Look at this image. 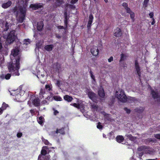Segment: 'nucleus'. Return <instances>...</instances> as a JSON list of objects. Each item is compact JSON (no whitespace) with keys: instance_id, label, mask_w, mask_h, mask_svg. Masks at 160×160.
Masks as SVG:
<instances>
[{"instance_id":"f257e3e1","label":"nucleus","mask_w":160,"mask_h":160,"mask_svg":"<svg viewBox=\"0 0 160 160\" xmlns=\"http://www.w3.org/2000/svg\"><path fill=\"white\" fill-rule=\"evenodd\" d=\"M20 58L18 57L13 59L12 63H10L8 66L9 71L11 74L15 76H19V73L18 69L20 68L19 66Z\"/></svg>"},{"instance_id":"f03ea898","label":"nucleus","mask_w":160,"mask_h":160,"mask_svg":"<svg viewBox=\"0 0 160 160\" xmlns=\"http://www.w3.org/2000/svg\"><path fill=\"white\" fill-rule=\"evenodd\" d=\"M23 5V7H20L17 12V19L18 22L22 23L24 19L26 12V6L28 0H22Z\"/></svg>"},{"instance_id":"7ed1b4c3","label":"nucleus","mask_w":160,"mask_h":160,"mask_svg":"<svg viewBox=\"0 0 160 160\" xmlns=\"http://www.w3.org/2000/svg\"><path fill=\"white\" fill-rule=\"evenodd\" d=\"M115 96L121 102H124L127 101V97L125 94L124 91L122 89L116 91Z\"/></svg>"},{"instance_id":"20e7f679","label":"nucleus","mask_w":160,"mask_h":160,"mask_svg":"<svg viewBox=\"0 0 160 160\" xmlns=\"http://www.w3.org/2000/svg\"><path fill=\"white\" fill-rule=\"evenodd\" d=\"M16 36L15 35V31H12L10 32L7 38V41L8 43H11L15 40Z\"/></svg>"},{"instance_id":"39448f33","label":"nucleus","mask_w":160,"mask_h":160,"mask_svg":"<svg viewBox=\"0 0 160 160\" xmlns=\"http://www.w3.org/2000/svg\"><path fill=\"white\" fill-rule=\"evenodd\" d=\"M151 94L152 97L154 99H156L157 101L160 100V96L157 91L152 90Z\"/></svg>"},{"instance_id":"423d86ee","label":"nucleus","mask_w":160,"mask_h":160,"mask_svg":"<svg viewBox=\"0 0 160 160\" xmlns=\"http://www.w3.org/2000/svg\"><path fill=\"white\" fill-rule=\"evenodd\" d=\"M135 66L137 73L139 77H140L141 75V73L140 72L141 69L138 62L137 60H136L135 61Z\"/></svg>"},{"instance_id":"0eeeda50","label":"nucleus","mask_w":160,"mask_h":160,"mask_svg":"<svg viewBox=\"0 0 160 160\" xmlns=\"http://www.w3.org/2000/svg\"><path fill=\"white\" fill-rule=\"evenodd\" d=\"M86 92L88 94V97L91 99L93 100L95 98L96 94L93 92L91 90H87Z\"/></svg>"},{"instance_id":"6e6552de","label":"nucleus","mask_w":160,"mask_h":160,"mask_svg":"<svg viewBox=\"0 0 160 160\" xmlns=\"http://www.w3.org/2000/svg\"><path fill=\"white\" fill-rule=\"evenodd\" d=\"M92 54L94 56H97L98 54L99 50L96 46H93L91 49Z\"/></svg>"},{"instance_id":"1a4fd4ad","label":"nucleus","mask_w":160,"mask_h":160,"mask_svg":"<svg viewBox=\"0 0 160 160\" xmlns=\"http://www.w3.org/2000/svg\"><path fill=\"white\" fill-rule=\"evenodd\" d=\"M30 7L34 10H37L42 8V3L32 4Z\"/></svg>"},{"instance_id":"9d476101","label":"nucleus","mask_w":160,"mask_h":160,"mask_svg":"<svg viewBox=\"0 0 160 160\" xmlns=\"http://www.w3.org/2000/svg\"><path fill=\"white\" fill-rule=\"evenodd\" d=\"M98 94L101 98H103L105 97V94L104 92L103 89L102 88H100L98 92Z\"/></svg>"},{"instance_id":"9b49d317","label":"nucleus","mask_w":160,"mask_h":160,"mask_svg":"<svg viewBox=\"0 0 160 160\" xmlns=\"http://www.w3.org/2000/svg\"><path fill=\"white\" fill-rule=\"evenodd\" d=\"M18 51L19 50L18 48H16L13 49L11 52V58H12V56H13L14 57H15V56L18 55Z\"/></svg>"},{"instance_id":"f8f14e48","label":"nucleus","mask_w":160,"mask_h":160,"mask_svg":"<svg viewBox=\"0 0 160 160\" xmlns=\"http://www.w3.org/2000/svg\"><path fill=\"white\" fill-rule=\"evenodd\" d=\"M121 35L122 32L120 28H117L114 33V36L117 37H119L121 36Z\"/></svg>"},{"instance_id":"ddd939ff","label":"nucleus","mask_w":160,"mask_h":160,"mask_svg":"<svg viewBox=\"0 0 160 160\" xmlns=\"http://www.w3.org/2000/svg\"><path fill=\"white\" fill-rule=\"evenodd\" d=\"M12 2L11 1H9L6 2L2 4V7L3 8H7L10 7L12 4Z\"/></svg>"},{"instance_id":"4468645a","label":"nucleus","mask_w":160,"mask_h":160,"mask_svg":"<svg viewBox=\"0 0 160 160\" xmlns=\"http://www.w3.org/2000/svg\"><path fill=\"white\" fill-rule=\"evenodd\" d=\"M43 26V24L42 22L40 21L38 22L37 24V29L39 31L42 30Z\"/></svg>"},{"instance_id":"2eb2a0df","label":"nucleus","mask_w":160,"mask_h":160,"mask_svg":"<svg viewBox=\"0 0 160 160\" xmlns=\"http://www.w3.org/2000/svg\"><path fill=\"white\" fill-rule=\"evenodd\" d=\"M93 18V16L92 14H90L89 15L88 19V27H90Z\"/></svg>"},{"instance_id":"dca6fc26","label":"nucleus","mask_w":160,"mask_h":160,"mask_svg":"<svg viewBox=\"0 0 160 160\" xmlns=\"http://www.w3.org/2000/svg\"><path fill=\"white\" fill-rule=\"evenodd\" d=\"M53 47V45H47L44 48L47 51H50L52 50Z\"/></svg>"},{"instance_id":"f3484780","label":"nucleus","mask_w":160,"mask_h":160,"mask_svg":"<svg viewBox=\"0 0 160 160\" xmlns=\"http://www.w3.org/2000/svg\"><path fill=\"white\" fill-rule=\"evenodd\" d=\"M49 157L48 156L40 155L38 158V160H48Z\"/></svg>"},{"instance_id":"a211bd4d","label":"nucleus","mask_w":160,"mask_h":160,"mask_svg":"<svg viewBox=\"0 0 160 160\" xmlns=\"http://www.w3.org/2000/svg\"><path fill=\"white\" fill-rule=\"evenodd\" d=\"M116 140L118 142L121 143L123 141L124 138L122 136L119 135L117 137Z\"/></svg>"},{"instance_id":"6ab92c4d","label":"nucleus","mask_w":160,"mask_h":160,"mask_svg":"<svg viewBox=\"0 0 160 160\" xmlns=\"http://www.w3.org/2000/svg\"><path fill=\"white\" fill-rule=\"evenodd\" d=\"M40 101L38 98H35L33 100L32 103L36 106H38L39 105Z\"/></svg>"},{"instance_id":"aec40b11","label":"nucleus","mask_w":160,"mask_h":160,"mask_svg":"<svg viewBox=\"0 0 160 160\" xmlns=\"http://www.w3.org/2000/svg\"><path fill=\"white\" fill-rule=\"evenodd\" d=\"M64 99L65 100L67 101L68 102H71L73 99L72 98V97L68 95H65L64 97Z\"/></svg>"},{"instance_id":"412c9836","label":"nucleus","mask_w":160,"mask_h":160,"mask_svg":"<svg viewBox=\"0 0 160 160\" xmlns=\"http://www.w3.org/2000/svg\"><path fill=\"white\" fill-rule=\"evenodd\" d=\"M56 133H59L61 134H64V129L63 128H62L59 129H57V130L56 131Z\"/></svg>"},{"instance_id":"4be33fe9","label":"nucleus","mask_w":160,"mask_h":160,"mask_svg":"<svg viewBox=\"0 0 160 160\" xmlns=\"http://www.w3.org/2000/svg\"><path fill=\"white\" fill-rule=\"evenodd\" d=\"M148 149L146 148V147L145 146H142L138 148V150L139 151H143L145 152H147V149Z\"/></svg>"},{"instance_id":"5701e85b","label":"nucleus","mask_w":160,"mask_h":160,"mask_svg":"<svg viewBox=\"0 0 160 160\" xmlns=\"http://www.w3.org/2000/svg\"><path fill=\"white\" fill-rule=\"evenodd\" d=\"M45 89L49 91L52 90V87L51 85H46L45 87Z\"/></svg>"},{"instance_id":"b1692460","label":"nucleus","mask_w":160,"mask_h":160,"mask_svg":"<svg viewBox=\"0 0 160 160\" xmlns=\"http://www.w3.org/2000/svg\"><path fill=\"white\" fill-rule=\"evenodd\" d=\"M44 118L43 117H40L38 120V122L40 124H42L43 122Z\"/></svg>"},{"instance_id":"393cba45","label":"nucleus","mask_w":160,"mask_h":160,"mask_svg":"<svg viewBox=\"0 0 160 160\" xmlns=\"http://www.w3.org/2000/svg\"><path fill=\"white\" fill-rule=\"evenodd\" d=\"M45 91L43 89H41L39 93L40 97V98H42L43 97V95L45 93Z\"/></svg>"},{"instance_id":"a878e982","label":"nucleus","mask_w":160,"mask_h":160,"mask_svg":"<svg viewBox=\"0 0 160 160\" xmlns=\"http://www.w3.org/2000/svg\"><path fill=\"white\" fill-rule=\"evenodd\" d=\"M31 41L29 39H26L23 41V44L26 45L30 43Z\"/></svg>"},{"instance_id":"bb28decb","label":"nucleus","mask_w":160,"mask_h":160,"mask_svg":"<svg viewBox=\"0 0 160 160\" xmlns=\"http://www.w3.org/2000/svg\"><path fill=\"white\" fill-rule=\"evenodd\" d=\"M144 109L143 108H136L135 109V111L136 112L140 113L142 112L143 111Z\"/></svg>"},{"instance_id":"cd10ccee","label":"nucleus","mask_w":160,"mask_h":160,"mask_svg":"<svg viewBox=\"0 0 160 160\" xmlns=\"http://www.w3.org/2000/svg\"><path fill=\"white\" fill-rule=\"evenodd\" d=\"M120 59V62H121L124 61L126 58V56L123 54L122 53L121 55Z\"/></svg>"},{"instance_id":"c85d7f7f","label":"nucleus","mask_w":160,"mask_h":160,"mask_svg":"<svg viewBox=\"0 0 160 160\" xmlns=\"http://www.w3.org/2000/svg\"><path fill=\"white\" fill-rule=\"evenodd\" d=\"M54 99L57 101H60L62 100V98L60 96H57L53 97Z\"/></svg>"},{"instance_id":"c756f323","label":"nucleus","mask_w":160,"mask_h":160,"mask_svg":"<svg viewBox=\"0 0 160 160\" xmlns=\"http://www.w3.org/2000/svg\"><path fill=\"white\" fill-rule=\"evenodd\" d=\"M89 72L91 78L94 81H95V77L93 75L92 72L91 71H90Z\"/></svg>"},{"instance_id":"7c9ffc66","label":"nucleus","mask_w":160,"mask_h":160,"mask_svg":"<svg viewBox=\"0 0 160 160\" xmlns=\"http://www.w3.org/2000/svg\"><path fill=\"white\" fill-rule=\"evenodd\" d=\"M47 151L46 150L44 149H42V150L41 151V154L42 156H45V155L47 153Z\"/></svg>"},{"instance_id":"2f4dec72","label":"nucleus","mask_w":160,"mask_h":160,"mask_svg":"<svg viewBox=\"0 0 160 160\" xmlns=\"http://www.w3.org/2000/svg\"><path fill=\"white\" fill-rule=\"evenodd\" d=\"M8 107V105L5 103H3L1 108L3 110H4L5 109Z\"/></svg>"},{"instance_id":"473e14b6","label":"nucleus","mask_w":160,"mask_h":160,"mask_svg":"<svg viewBox=\"0 0 160 160\" xmlns=\"http://www.w3.org/2000/svg\"><path fill=\"white\" fill-rule=\"evenodd\" d=\"M71 105L75 107L76 108L78 109L80 108V104H77L76 103H74L73 104H72Z\"/></svg>"},{"instance_id":"72a5a7b5","label":"nucleus","mask_w":160,"mask_h":160,"mask_svg":"<svg viewBox=\"0 0 160 160\" xmlns=\"http://www.w3.org/2000/svg\"><path fill=\"white\" fill-rule=\"evenodd\" d=\"M42 140L43 142L45 143V144L46 145H48L49 144V142L47 140L44 139L43 138H42Z\"/></svg>"},{"instance_id":"f704fd0d","label":"nucleus","mask_w":160,"mask_h":160,"mask_svg":"<svg viewBox=\"0 0 160 160\" xmlns=\"http://www.w3.org/2000/svg\"><path fill=\"white\" fill-rule=\"evenodd\" d=\"M149 0H144L143 2V6L145 7H146L147 6V4Z\"/></svg>"},{"instance_id":"c9c22d12","label":"nucleus","mask_w":160,"mask_h":160,"mask_svg":"<svg viewBox=\"0 0 160 160\" xmlns=\"http://www.w3.org/2000/svg\"><path fill=\"white\" fill-rule=\"evenodd\" d=\"M124 109L128 114H129L131 112L130 110L127 108H124Z\"/></svg>"},{"instance_id":"e433bc0d","label":"nucleus","mask_w":160,"mask_h":160,"mask_svg":"<svg viewBox=\"0 0 160 160\" xmlns=\"http://www.w3.org/2000/svg\"><path fill=\"white\" fill-rule=\"evenodd\" d=\"M130 17H131V18L133 20V21L134 18V16H135L134 13L132 12H131V13H130Z\"/></svg>"},{"instance_id":"4c0bfd02","label":"nucleus","mask_w":160,"mask_h":160,"mask_svg":"<svg viewBox=\"0 0 160 160\" xmlns=\"http://www.w3.org/2000/svg\"><path fill=\"white\" fill-rule=\"evenodd\" d=\"M11 76V74L8 73L5 76V78L6 79H8L10 78Z\"/></svg>"},{"instance_id":"58836bf2","label":"nucleus","mask_w":160,"mask_h":160,"mask_svg":"<svg viewBox=\"0 0 160 160\" xmlns=\"http://www.w3.org/2000/svg\"><path fill=\"white\" fill-rule=\"evenodd\" d=\"M97 128L99 129L102 128V126L101 125V123L100 122H98V125L97 126Z\"/></svg>"},{"instance_id":"ea45409f","label":"nucleus","mask_w":160,"mask_h":160,"mask_svg":"<svg viewBox=\"0 0 160 160\" xmlns=\"http://www.w3.org/2000/svg\"><path fill=\"white\" fill-rule=\"evenodd\" d=\"M53 110L54 111V114L55 115H56L57 114H58L59 112H58L57 110H56L54 108H53Z\"/></svg>"},{"instance_id":"a19ab883","label":"nucleus","mask_w":160,"mask_h":160,"mask_svg":"<svg viewBox=\"0 0 160 160\" xmlns=\"http://www.w3.org/2000/svg\"><path fill=\"white\" fill-rule=\"evenodd\" d=\"M127 11V12L128 13H131V12H132L131 11L130 9L128 8H126L125 9Z\"/></svg>"},{"instance_id":"79ce46f5","label":"nucleus","mask_w":160,"mask_h":160,"mask_svg":"<svg viewBox=\"0 0 160 160\" xmlns=\"http://www.w3.org/2000/svg\"><path fill=\"white\" fill-rule=\"evenodd\" d=\"M154 136L156 138H157L158 139H160V134H157L155 135Z\"/></svg>"},{"instance_id":"37998d69","label":"nucleus","mask_w":160,"mask_h":160,"mask_svg":"<svg viewBox=\"0 0 160 160\" xmlns=\"http://www.w3.org/2000/svg\"><path fill=\"white\" fill-rule=\"evenodd\" d=\"M22 135V133L21 132L18 133L17 135V137L18 138H20Z\"/></svg>"},{"instance_id":"c03bdc74","label":"nucleus","mask_w":160,"mask_h":160,"mask_svg":"<svg viewBox=\"0 0 160 160\" xmlns=\"http://www.w3.org/2000/svg\"><path fill=\"white\" fill-rule=\"evenodd\" d=\"M78 1V0H71V3L72 4H74L77 2Z\"/></svg>"},{"instance_id":"a18cd8bd","label":"nucleus","mask_w":160,"mask_h":160,"mask_svg":"<svg viewBox=\"0 0 160 160\" xmlns=\"http://www.w3.org/2000/svg\"><path fill=\"white\" fill-rule=\"evenodd\" d=\"M122 6L125 8V9H126V8H128V4L126 2H124L122 3Z\"/></svg>"},{"instance_id":"49530a36","label":"nucleus","mask_w":160,"mask_h":160,"mask_svg":"<svg viewBox=\"0 0 160 160\" xmlns=\"http://www.w3.org/2000/svg\"><path fill=\"white\" fill-rule=\"evenodd\" d=\"M63 0H57V2L58 3V5H60L62 2Z\"/></svg>"},{"instance_id":"de8ad7c7","label":"nucleus","mask_w":160,"mask_h":160,"mask_svg":"<svg viewBox=\"0 0 160 160\" xmlns=\"http://www.w3.org/2000/svg\"><path fill=\"white\" fill-rule=\"evenodd\" d=\"M113 60V58L112 57H111L108 59V61L109 62H111Z\"/></svg>"},{"instance_id":"09e8293b","label":"nucleus","mask_w":160,"mask_h":160,"mask_svg":"<svg viewBox=\"0 0 160 160\" xmlns=\"http://www.w3.org/2000/svg\"><path fill=\"white\" fill-rule=\"evenodd\" d=\"M126 136L130 140L132 137V136L131 134L126 135Z\"/></svg>"},{"instance_id":"8fccbe9b","label":"nucleus","mask_w":160,"mask_h":160,"mask_svg":"<svg viewBox=\"0 0 160 160\" xmlns=\"http://www.w3.org/2000/svg\"><path fill=\"white\" fill-rule=\"evenodd\" d=\"M149 15L151 18H152L153 16V12H150L149 14Z\"/></svg>"},{"instance_id":"3c124183","label":"nucleus","mask_w":160,"mask_h":160,"mask_svg":"<svg viewBox=\"0 0 160 160\" xmlns=\"http://www.w3.org/2000/svg\"><path fill=\"white\" fill-rule=\"evenodd\" d=\"M56 84L58 86H59V85H60V82L59 80H58L57 81V82L56 83Z\"/></svg>"},{"instance_id":"603ef678","label":"nucleus","mask_w":160,"mask_h":160,"mask_svg":"<svg viewBox=\"0 0 160 160\" xmlns=\"http://www.w3.org/2000/svg\"><path fill=\"white\" fill-rule=\"evenodd\" d=\"M136 139V137H133L132 136V137L131 138V139L130 140H131L134 141Z\"/></svg>"},{"instance_id":"864d4df0","label":"nucleus","mask_w":160,"mask_h":160,"mask_svg":"<svg viewBox=\"0 0 160 160\" xmlns=\"http://www.w3.org/2000/svg\"><path fill=\"white\" fill-rule=\"evenodd\" d=\"M8 23L7 22H6L5 25V27H6L5 29L6 30H7L8 29Z\"/></svg>"},{"instance_id":"5fc2aeb1","label":"nucleus","mask_w":160,"mask_h":160,"mask_svg":"<svg viewBox=\"0 0 160 160\" xmlns=\"http://www.w3.org/2000/svg\"><path fill=\"white\" fill-rule=\"evenodd\" d=\"M3 60H4V58H2L1 57V58H0V60H1V63H0V65H1V64L3 63Z\"/></svg>"},{"instance_id":"6e6d98bb","label":"nucleus","mask_w":160,"mask_h":160,"mask_svg":"<svg viewBox=\"0 0 160 160\" xmlns=\"http://www.w3.org/2000/svg\"><path fill=\"white\" fill-rule=\"evenodd\" d=\"M152 23H151V24L152 25H153L154 23H155V20H154V18H152Z\"/></svg>"},{"instance_id":"4d7b16f0","label":"nucleus","mask_w":160,"mask_h":160,"mask_svg":"<svg viewBox=\"0 0 160 160\" xmlns=\"http://www.w3.org/2000/svg\"><path fill=\"white\" fill-rule=\"evenodd\" d=\"M3 110L1 108H0V115L2 114V113Z\"/></svg>"},{"instance_id":"13d9d810","label":"nucleus","mask_w":160,"mask_h":160,"mask_svg":"<svg viewBox=\"0 0 160 160\" xmlns=\"http://www.w3.org/2000/svg\"><path fill=\"white\" fill-rule=\"evenodd\" d=\"M2 48V45L1 42H0V51L1 50Z\"/></svg>"},{"instance_id":"bf43d9fd","label":"nucleus","mask_w":160,"mask_h":160,"mask_svg":"<svg viewBox=\"0 0 160 160\" xmlns=\"http://www.w3.org/2000/svg\"><path fill=\"white\" fill-rule=\"evenodd\" d=\"M48 148V147L47 146H44L43 147L42 149H47Z\"/></svg>"},{"instance_id":"052dcab7","label":"nucleus","mask_w":160,"mask_h":160,"mask_svg":"<svg viewBox=\"0 0 160 160\" xmlns=\"http://www.w3.org/2000/svg\"><path fill=\"white\" fill-rule=\"evenodd\" d=\"M58 27V28L60 29H62L63 28V27L61 26H59Z\"/></svg>"},{"instance_id":"680f3d73","label":"nucleus","mask_w":160,"mask_h":160,"mask_svg":"<svg viewBox=\"0 0 160 160\" xmlns=\"http://www.w3.org/2000/svg\"><path fill=\"white\" fill-rule=\"evenodd\" d=\"M30 112L32 114L34 112V110H30Z\"/></svg>"},{"instance_id":"e2e57ef3","label":"nucleus","mask_w":160,"mask_h":160,"mask_svg":"<svg viewBox=\"0 0 160 160\" xmlns=\"http://www.w3.org/2000/svg\"><path fill=\"white\" fill-rule=\"evenodd\" d=\"M56 37H57V38H60V36H59V35H56Z\"/></svg>"},{"instance_id":"0e129e2a","label":"nucleus","mask_w":160,"mask_h":160,"mask_svg":"<svg viewBox=\"0 0 160 160\" xmlns=\"http://www.w3.org/2000/svg\"><path fill=\"white\" fill-rule=\"evenodd\" d=\"M42 102L43 104H45L47 102L45 100V101H43Z\"/></svg>"},{"instance_id":"69168bd1","label":"nucleus","mask_w":160,"mask_h":160,"mask_svg":"<svg viewBox=\"0 0 160 160\" xmlns=\"http://www.w3.org/2000/svg\"><path fill=\"white\" fill-rule=\"evenodd\" d=\"M104 1L106 2H108V0H104Z\"/></svg>"},{"instance_id":"338daca9","label":"nucleus","mask_w":160,"mask_h":160,"mask_svg":"<svg viewBox=\"0 0 160 160\" xmlns=\"http://www.w3.org/2000/svg\"><path fill=\"white\" fill-rule=\"evenodd\" d=\"M150 141H152V140L151 139H150Z\"/></svg>"},{"instance_id":"774afa93","label":"nucleus","mask_w":160,"mask_h":160,"mask_svg":"<svg viewBox=\"0 0 160 160\" xmlns=\"http://www.w3.org/2000/svg\"><path fill=\"white\" fill-rule=\"evenodd\" d=\"M4 38H6V37L5 36H4Z\"/></svg>"}]
</instances>
